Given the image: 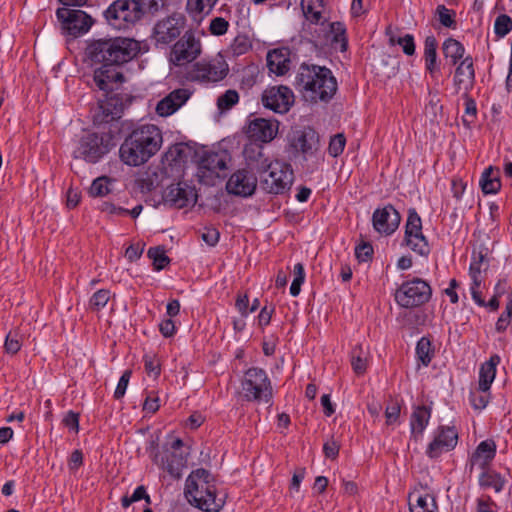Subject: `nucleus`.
<instances>
[{"label": "nucleus", "mask_w": 512, "mask_h": 512, "mask_svg": "<svg viewBox=\"0 0 512 512\" xmlns=\"http://www.w3.org/2000/svg\"><path fill=\"white\" fill-rule=\"evenodd\" d=\"M304 101L311 104L328 103L338 85L332 71L324 66L301 64L294 82Z\"/></svg>", "instance_id": "1"}, {"label": "nucleus", "mask_w": 512, "mask_h": 512, "mask_svg": "<svg viewBox=\"0 0 512 512\" xmlns=\"http://www.w3.org/2000/svg\"><path fill=\"white\" fill-rule=\"evenodd\" d=\"M162 143V132L156 125H141L121 144L120 159L129 166L143 165L160 150Z\"/></svg>", "instance_id": "2"}, {"label": "nucleus", "mask_w": 512, "mask_h": 512, "mask_svg": "<svg viewBox=\"0 0 512 512\" xmlns=\"http://www.w3.org/2000/svg\"><path fill=\"white\" fill-rule=\"evenodd\" d=\"M139 42L125 37L97 39L86 48L87 57L96 63L122 68L139 52Z\"/></svg>", "instance_id": "3"}, {"label": "nucleus", "mask_w": 512, "mask_h": 512, "mask_svg": "<svg viewBox=\"0 0 512 512\" xmlns=\"http://www.w3.org/2000/svg\"><path fill=\"white\" fill-rule=\"evenodd\" d=\"M184 495L194 507L204 512H219L225 499L219 496L215 480L206 469L192 471L185 481Z\"/></svg>", "instance_id": "4"}, {"label": "nucleus", "mask_w": 512, "mask_h": 512, "mask_svg": "<svg viewBox=\"0 0 512 512\" xmlns=\"http://www.w3.org/2000/svg\"><path fill=\"white\" fill-rule=\"evenodd\" d=\"M163 0H116L104 12L108 24L115 29H126L139 21L145 12L155 13Z\"/></svg>", "instance_id": "5"}, {"label": "nucleus", "mask_w": 512, "mask_h": 512, "mask_svg": "<svg viewBox=\"0 0 512 512\" xmlns=\"http://www.w3.org/2000/svg\"><path fill=\"white\" fill-rule=\"evenodd\" d=\"M240 394L248 402L270 403L273 387L266 371L259 367L246 370L241 379Z\"/></svg>", "instance_id": "6"}, {"label": "nucleus", "mask_w": 512, "mask_h": 512, "mask_svg": "<svg viewBox=\"0 0 512 512\" xmlns=\"http://www.w3.org/2000/svg\"><path fill=\"white\" fill-rule=\"evenodd\" d=\"M115 145L114 136L110 132L87 133L79 140L73 156L88 163H97Z\"/></svg>", "instance_id": "7"}, {"label": "nucleus", "mask_w": 512, "mask_h": 512, "mask_svg": "<svg viewBox=\"0 0 512 512\" xmlns=\"http://www.w3.org/2000/svg\"><path fill=\"white\" fill-rule=\"evenodd\" d=\"M229 72L225 59L218 55L210 60L194 63L185 73V79L200 84L216 83L223 80Z\"/></svg>", "instance_id": "8"}, {"label": "nucleus", "mask_w": 512, "mask_h": 512, "mask_svg": "<svg viewBox=\"0 0 512 512\" xmlns=\"http://www.w3.org/2000/svg\"><path fill=\"white\" fill-rule=\"evenodd\" d=\"M267 167L260 175V185L268 193L283 194L290 189L293 183V170L291 165L281 161L265 164Z\"/></svg>", "instance_id": "9"}, {"label": "nucleus", "mask_w": 512, "mask_h": 512, "mask_svg": "<svg viewBox=\"0 0 512 512\" xmlns=\"http://www.w3.org/2000/svg\"><path fill=\"white\" fill-rule=\"evenodd\" d=\"M431 296V286L418 277L404 281L394 295L396 303L403 308L422 306L431 299Z\"/></svg>", "instance_id": "10"}, {"label": "nucleus", "mask_w": 512, "mask_h": 512, "mask_svg": "<svg viewBox=\"0 0 512 512\" xmlns=\"http://www.w3.org/2000/svg\"><path fill=\"white\" fill-rule=\"evenodd\" d=\"M202 53V43L192 30H187L170 49L169 64L184 67L194 62Z\"/></svg>", "instance_id": "11"}, {"label": "nucleus", "mask_w": 512, "mask_h": 512, "mask_svg": "<svg viewBox=\"0 0 512 512\" xmlns=\"http://www.w3.org/2000/svg\"><path fill=\"white\" fill-rule=\"evenodd\" d=\"M230 157L225 152H204L198 161L197 177L200 183L215 185L217 179L225 178Z\"/></svg>", "instance_id": "12"}, {"label": "nucleus", "mask_w": 512, "mask_h": 512, "mask_svg": "<svg viewBox=\"0 0 512 512\" xmlns=\"http://www.w3.org/2000/svg\"><path fill=\"white\" fill-rule=\"evenodd\" d=\"M56 16L61 23L63 33L74 38L87 33L94 23L90 15L78 9L58 8Z\"/></svg>", "instance_id": "13"}, {"label": "nucleus", "mask_w": 512, "mask_h": 512, "mask_svg": "<svg viewBox=\"0 0 512 512\" xmlns=\"http://www.w3.org/2000/svg\"><path fill=\"white\" fill-rule=\"evenodd\" d=\"M185 28L186 17L181 13H173L156 22L153 39L156 44L168 45L179 39Z\"/></svg>", "instance_id": "14"}, {"label": "nucleus", "mask_w": 512, "mask_h": 512, "mask_svg": "<svg viewBox=\"0 0 512 512\" xmlns=\"http://www.w3.org/2000/svg\"><path fill=\"white\" fill-rule=\"evenodd\" d=\"M404 242L412 251L421 256H427L430 252L428 240L422 232L421 217L414 208L408 210Z\"/></svg>", "instance_id": "15"}, {"label": "nucleus", "mask_w": 512, "mask_h": 512, "mask_svg": "<svg viewBox=\"0 0 512 512\" xmlns=\"http://www.w3.org/2000/svg\"><path fill=\"white\" fill-rule=\"evenodd\" d=\"M125 82L122 68L102 64L94 70L93 83L104 95L112 94Z\"/></svg>", "instance_id": "16"}, {"label": "nucleus", "mask_w": 512, "mask_h": 512, "mask_svg": "<svg viewBox=\"0 0 512 512\" xmlns=\"http://www.w3.org/2000/svg\"><path fill=\"white\" fill-rule=\"evenodd\" d=\"M458 442V432L455 427L439 426L434 432L433 440L428 444L426 455L436 459L443 453L453 450Z\"/></svg>", "instance_id": "17"}, {"label": "nucleus", "mask_w": 512, "mask_h": 512, "mask_svg": "<svg viewBox=\"0 0 512 512\" xmlns=\"http://www.w3.org/2000/svg\"><path fill=\"white\" fill-rule=\"evenodd\" d=\"M294 93L287 86H273L262 94V103L266 108L276 113H286L294 104Z\"/></svg>", "instance_id": "18"}, {"label": "nucleus", "mask_w": 512, "mask_h": 512, "mask_svg": "<svg viewBox=\"0 0 512 512\" xmlns=\"http://www.w3.org/2000/svg\"><path fill=\"white\" fill-rule=\"evenodd\" d=\"M196 191L185 182L169 185L163 192L165 204L174 208H184L196 201Z\"/></svg>", "instance_id": "19"}, {"label": "nucleus", "mask_w": 512, "mask_h": 512, "mask_svg": "<svg viewBox=\"0 0 512 512\" xmlns=\"http://www.w3.org/2000/svg\"><path fill=\"white\" fill-rule=\"evenodd\" d=\"M400 221V213L391 204H387L383 208H377L372 215L373 228L378 233L387 236L398 229Z\"/></svg>", "instance_id": "20"}, {"label": "nucleus", "mask_w": 512, "mask_h": 512, "mask_svg": "<svg viewBox=\"0 0 512 512\" xmlns=\"http://www.w3.org/2000/svg\"><path fill=\"white\" fill-rule=\"evenodd\" d=\"M105 99L99 100L98 111L94 115V123H109L121 117L124 109L123 99L119 94L104 95Z\"/></svg>", "instance_id": "21"}, {"label": "nucleus", "mask_w": 512, "mask_h": 512, "mask_svg": "<svg viewBox=\"0 0 512 512\" xmlns=\"http://www.w3.org/2000/svg\"><path fill=\"white\" fill-rule=\"evenodd\" d=\"M410 512H438L436 498L427 486L419 485L408 495Z\"/></svg>", "instance_id": "22"}, {"label": "nucleus", "mask_w": 512, "mask_h": 512, "mask_svg": "<svg viewBox=\"0 0 512 512\" xmlns=\"http://www.w3.org/2000/svg\"><path fill=\"white\" fill-rule=\"evenodd\" d=\"M290 146L307 159L318 151L319 136L313 129L298 131L290 139Z\"/></svg>", "instance_id": "23"}, {"label": "nucleus", "mask_w": 512, "mask_h": 512, "mask_svg": "<svg viewBox=\"0 0 512 512\" xmlns=\"http://www.w3.org/2000/svg\"><path fill=\"white\" fill-rule=\"evenodd\" d=\"M257 185L256 177L246 170H238L229 178L226 189L228 193L238 196H250Z\"/></svg>", "instance_id": "24"}, {"label": "nucleus", "mask_w": 512, "mask_h": 512, "mask_svg": "<svg viewBox=\"0 0 512 512\" xmlns=\"http://www.w3.org/2000/svg\"><path fill=\"white\" fill-rule=\"evenodd\" d=\"M475 82V71L473 67V60L471 57H466L458 65L454 75V85L457 92L463 91L467 95L473 88Z\"/></svg>", "instance_id": "25"}, {"label": "nucleus", "mask_w": 512, "mask_h": 512, "mask_svg": "<svg viewBox=\"0 0 512 512\" xmlns=\"http://www.w3.org/2000/svg\"><path fill=\"white\" fill-rule=\"evenodd\" d=\"M277 127L269 120L255 118L250 121L247 129L249 138L262 143H268L274 139Z\"/></svg>", "instance_id": "26"}, {"label": "nucleus", "mask_w": 512, "mask_h": 512, "mask_svg": "<svg viewBox=\"0 0 512 512\" xmlns=\"http://www.w3.org/2000/svg\"><path fill=\"white\" fill-rule=\"evenodd\" d=\"M290 51L287 48L274 49L267 54V66L269 70L282 76L290 70Z\"/></svg>", "instance_id": "27"}, {"label": "nucleus", "mask_w": 512, "mask_h": 512, "mask_svg": "<svg viewBox=\"0 0 512 512\" xmlns=\"http://www.w3.org/2000/svg\"><path fill=\"white\" fill-rule=\"evenodd\" d=\"M431 417V409L420 405L414 408L410 417L411 436L418 441L426 429Z\"/></svg>", "instance_id": "28"}, {"label": "nucleus", "mask_w": 512, "mask_h": 512, "mask_svg": "<svg viewBox=\"0 0 512 512\" xmlns=\"http://www.w3.org/2000/svg\"><path fill=\"white\" fill-rule=\"evenodd\" d=\"M500 363L498 355H492L490 359L484 362L479 370V391L486 393L489 392L491 384L496 376V367Z\"/></svg>", "instance_id": "29"}, {"label": "nucleus", "mask_w": 512, "mask_h": 512, "mask_svg": "<svg viewBox=\"0 0 512 512\" xmlns=\"http://www.w3.org/2000/svg\"><path fill=\"white\" fill-rule=\"evenodd\" d=\"M496 455V445L492 440L482 441L472 455L471 462L481 469H485Z\"/></svg>", "instance_id": "30"}, {"label": "nucleus", "mask_w": 512, "mask_h": 512, "mask_svg": "<svg viewBox=\"0 0 512 512\" xmlns=\"http://www.w3.org/2000/svg\"><path fill=\"white\" fill-rule=\"evenodd\" d=\"M437 40L434 36H427L424 41V61L425 68L431 74L434 75L439 71V65L437 63Z\"/></svg>", "instance_id": "31"}, {"label": "nucleus", "mask_w": 512, "mask_h": 512, "mask_svg": "<svg viewBox=\"0 0 512 512\" xmlns=\"http://www.w3.org/2000/svg\"><path fill=\"white\" fill-rule=\"evenodd\" d=\"M480 186L484 194H495L501 188L498 170L492 166L486 168L480 179Z\"/></svg>", "instance_id": "32"}, {"label": "nucleus", "mask_w": 512, "mask_h": 512, "mask_svg": "<svg viewBox=\"0 0 512 512\" xmlns=\"http://www.w3.org/2000/svg\"><path fill=\"white\" fill-rule=\"evenodd\" d=\"M246 159L249 161V165L252 169H255L260 175L267 169L265 164H273L274 161H270L265 156L263 148L261 146L251 147L245 150Z\"/></svg>", "instance_id": "33"}, {"label": "nucleus", "mask_w": 512, "mask_h": 512, "mask_svg": "<svg viewBox=\"0 0 512 512\" xmlns=\"http://www.w3.org/2000/svg\"><path fill=\"white\" fill-rule=\"evenodd\" d=\"M218 0H187L186 9L193 18H203L211 13Z\"/></svg>", "instance_id": "34"}, {"label": "nucleus", "mask_w": 512, "mask_h": 512, "mask_svg": "<svg viewBox=\"0 0 512 512\" xmlns=\"http://www.w3.org/2000/svg\"><path fill=\"white\" fill-rule=\"evenodd\" d=\"M443 54L446 58L451 60V63L455 65L465 53L464 46L456 39L448 38L443 43Z\"/></svg>", "instance_id": "35"}, {"label": "nucleus", "mask_w": 512, "mask_h": 512, "mask_svg": "<svg viewBox=\"0 0 512 512\" xmlns=\"http://www.w3.org/2000/svg\"><path fill=\"white\" fill-rule=\"evenodd\" d=\"M368 364V352L361 345H357L351 352V366L357 375H363L366 372Z\"/></svg>", "instance_id": "36"}, {"label": "nucleus", "mask_w": 512, "mask_h": 512, "mask_svg": "<svg viewBox=\"0 0 512 512\" xmlns=\"http://www.w3.org/2000/svg\"><path fill=\"white\" fill-rule=\"evenodd\" d=\"M302 10L305 18L313 24H318L322 18L323 0L301 1Z\"/></svg>", "instance_id": "37"}, {"label": "nucleus", "mask_w": 512, "mask_h": 512, "mask_svg": "<svg viewBox=\"0 0 512 512\" xmlns=\"http://www.w3.org/2000/svg\"><path fill=\"white\" fill-rule=\"evenodd\" d=\"M386 35L389 36V43L390 45L398 44L401 46L403 52L408 55L412 56L415 53V42L414 37L411 34H405L403 37L396 38L392 33V27L388 26L386 28Z\"/></svg>", "instance_id": "38"}, {"label": "nucleus", "mask_w": 512, "mask_h": 512, "mask_svg": "<svg viewBox=\"0 0 512 512\" xmlns=\"http://www.w3.org/2000/svg\"><path fill=\"white\" fill-rule=\"evenodd\" d=\"M479 483L484 488H492L495 492H500L504 488L505 480L499 473L485 471L480 475Z\"/></svg>", "instance_id": "39"}, {"label": "nucleus", "mask_w": 512, "mask_h": 512, "mask_svg": "<svg viewBox=\"0 0 512 512\" xmlns=\"http://www.w3.org/2000/svg\"><path fill=\"white\" fill-rule=\"evenodd\" d=\"M416 355L418 360L424 365L428 366L434 356V349L429 338L422 337L416 345Z\"/></svg>", "instance_id": "40"}, {"label": "nucleus", "mask_w": 512, "mask_h": 512, "mask_svg": "<svg viewBox=\"0 0 512 512\" xmlns=\"http://www.w3.org/2000/svg\"><path fill=\"white\" fill-rule=\"evenodd\" d=\"M163 467L173 478L178 479L182 476L184 459L181 456H177L175 453H170L166 462L163 463Z\"/></svg>", "instance_id": "41"}, {"label": "nucleus", "mask_w": 512, "mask_h": 512, "mask_svg": "<svg viewBox=\"0 0 512 512\" xmlns=\"http://www.w3.org/2000/svg\"><path fill=\"white\" fill-rule=\"evenodd\" d=\"M239 101V94L234 89H229L217 99V107L221 112L230 110Z\"/></svg>", "instance_id": "42"}, {"label": "nucleus", "mask_w": 512, "mask_h": 512, "mask_svg": "<svg viewBox=\"0 0 512 512\" xmlns=\"http://www.w3.org/2000/svg\"><path fill=\"white\" fill-rule=\"evenodd\" d=\"M111 293L107 289H100L96 291L90 298L89 307L92 311H100L106 306L110 300Z\"/></svg>", "instance_id": "43"}, {"label": "nucleus", "mask_w": 512, "mask_h": 512, "mask_svg": "<svg viewBox=\"0 0 512 512\" xmlns=\"http://www.w3.org/2000/svg\"><path fill=\"white\" fill-rule=\"evenodd\" d=\"M331 33L333 34V42L340 44V50L346 51L348 42L346 38V28L341 22H333L330 25Z\"/></svg>", "instance_id": "44"}, {"label": "nucleus", "mask_w": 512, "mask_h": 512, "mask_svg": "<svg viewBox=\"0 0 512 512\" xmlns=\"http://www.w3.org/2000/svg\"><path fill=\"white\" fill-rule=\"evenodd\" d=\"M148 257L153 260L155 270H162L169 262L168 256L164 249L160 247H152L148 250Z\"/></svg>", "instance_id": "45"}, {"label": "nucleus", "mask_w": 512, "mask_h": 512, "mask_svg": "<svg viewBox=\"0 0 512 512\" xmlns=\"http://www.w3.org/2000/svg\"><path fill=\"white\" fill-rule=\"evenodd\" d=\"M110 180L108 177H98L92 182L90 194L94 197H102L110 192Z\"/></svg>", "instance_id": "46"}, {"label": "nucleus", "mask_w": 512, "mask_h": 512, "mask_svg": "<svg viewBox=\"0 0 512 512\" xmlns=\"http://www.w3.org/2000/svg\"><path fill=\"white\" fill-rule=\"evenodd\" d=\"M512 30V20L506 14L499 15L494 23L495 34L499 37H504Z\"/></svg>", "instance_id": "47"}, {"label": "nucleus", "mask_w": 512, "mask_h": 512, "mask_svg": "<svg viewBox=\"0 0 512 512\" xmlns=\"http://www.w3.org/2000/svg\"><path fill=\"white\" fill-rule=\"evenodd\" d=\"M440 23L447 28H454L456 21L454 19L455 13L449 10L444 5H439L436 9Z\"/></svg>", "instance_id": "48"}, {"label": "nucleus", "mask_w": 512, "mask_h": 512, "mask_svg": "<svg viewBox=\"0 0 512 512\" xmlns=\"http://www.w3.org/2000/svg\"><path fill=\"white\" fill-rule=\"evenodd\" d=\"M345 144L346 139L343 134L333 136L328 146L329 154L333 157L339 156L343 152Z\"/></svg>", "instance_id": "49"}, {"label": "nucleus", "mask_w": 512, "mask_h": 512, "mask_svg": "<svg viewBox=\"0 0 512 512\" xmlns=\"http://www.w3.org/2000/svg\"><path fill=\"white\" fill-rule=\"evenodd\" d=\"M373 247L368 242H362L355 248V256L360 262H368L373 257Z\"/></svg>", "instance_id": "50"}, {"label": "nucleus", "mask_w": 512, "mask_h": 512, "mask_svg": "<svg viewBox=\"0 0 512 512\" xmlns=\"http://www.w3.org/2000/svg\"><path fill=\"white\" fill-rule=\"evenodd\" d=\"M177 106L168 96L164 97L156 106V112L160 116H169L177 111Z\"/></svg>", "instance_id": "51"}, {"label": "nucleus", "mask_w": 512, "mask_h": 512, "mask_svg": "<svg viewBox=\"0 0 512 512\" xmlns=\"http://www.w3.org/2000/svg\"><path fill=\"white\" fill-rule=\"evenodd\" d=\"M229 27L228 21L222 17H216L211 20L209 30L212 35L220 36L227 32Z\"/></svg>", "instance_id": "52"}, {"label": "nucleus", "mask_w": 512, "mask_h": 512, "mask_svg": "<svg viewBox=\"0 0 512 512\" xmlns=\"http://www.w3.org/2000/svg\"><path fill=\"white\" fill-rule=\"evenodd\" d=\"M131 375H132V371L131 370H125L123 372L122 376L120 377V379L118 381V384H117V387L115 389V392H114V397L116 399H121L125 395V392H126V389L128 387Z\"/></svg>", "instance_id": "53"}, {"label": "nucleus", "mask_w": 512, "mask_h": 512, "mask_svg": "<svg viewBox=\"0 0 512 512\" xmlns=\"http://www.w3.org/2000/svg\"><path fill=\"white\" fill-rule=\"evenodd\" d=\"M21 346L22 344L18 335L16 333L13 334L12 332H9L4 343L5 351L9 354H16L20 350Z\"/></svg>", "instance_id": "54"}, {"label": "nucleus", "mask_w": 512, "mask_h": 512, "mask_svg": "<svg viewBox=\"0 0 512 512\" xmlns=\"http://www.w3.org/2000/svg\"><path fill=\"white\" fill-rule=\"evenodd\" d=\"M250 48L251 44L248 38L245 36H237L231 45V49L235 55H242L246 53Z\"/></svg>", "instance_id": "55"}, {"label": "nucleus", "mask_w": 512, "mask_h": 512, "mask_svg": "<svg viewBox=\"0 0 512 512\" xmlns=\"http://www.w3.org/2000/svg\"><path fill=\"white\" fill-rule=\"evenodd\" d=\"M401 412V407L398 402H391L385 410L386 424L392 425L397 422Z\"/></svg>", "instance_id": "56"}, {"label": "nucleus", "mask_w": 512, "mask_h": 512, "mask_svg": "<svg viewBox=\"0 0 512 512\" xmlns=\"http://www.w3.org/2000/svg\"><path fill=\"white\" fill-rule=\"evenodd\" d=\"M179 109L190 97V92L187 89H175L167 95Z\"/></svg>", "instance_id": "57"}, {"label": "nucleus", "mask_w": 512, "mask_h": 512, "mask_svg": "<svg viewBox=\"0 0 512 512\" xmlns=\"http://www.w3.org/2000/svg\"><path fill=\"white\" fill-rule=\"evenodd\" d=\"M470 401L475 409H484L489 402V393L471 392Z\"/></svg>", "instance_id": "58"}, {"label": "nucleus", "mask_w": 512, "mask_h": 512, "mask_svg": "<svg viewBox=\"0 0 512 512\" xmlns=\"http://www.w3.org/2000/svg\"><path fill=\"white\" fill-rule=\"evenodd\" d=\"M477 114V108H476V102L474 99L467 95H465V115L469 117L470 119L464 118V123H472L474 119L476 118Z\"/></svg>", "instance_id": "59"}, {"label": "nucleus", "mask_w": 512, "mask_h": 512, "mask_svg": "<svg viewBox=\"0 0 512 512\" xmlns=\"http://www.w3.org/2000/svg\"><path fill=\"white\" fill-rule=\"evenodd\" d=\"M144 366H145V371L149 375H152L154 378H157L160 375L161 368H160V364H159L158 360H156L150 356H145L144 357Z\"/></svg>", "instance_id": "60"}, {"label": "nucleus", "mask_w": 512, "mask_h": 512, "mask_svg": "<svg viewBox=\"0 0 512 512\" xmlns=\"http://www.w3.org/2000/svg\"><path fill=\"white\" fill-rule=\"evenodd\" d=\"M201 237L209 246H215L219 241L220 233L216 228H204Z\"/></svg>", "instance_id": "61"}, {"label": "nucleus", "mask_w": 512, "mask_h": 512, "mask_svg": "<svg viewBox=\"0 0 512 512\" xmlns=\"http://www.w3.org/2000/svg\"><path fill=\"white\" fill-rule=\"evenodd\" d=\"M63 424L71 431L77 433L79 431V414L69 411L63 418Z\"/></svg>", "instance_id": "62"}, {"label": "nucleus", "mask_w": 512, "mask_h": 512, "mask_svg": "<svg viewBox=\"0 0 512 512\" xmlns=\"http://www.w3.org/2000/svg\"><path fill=\"white\" fill-rule=\"evenodd\" d=\"M154 393L151 392L145 399L143 404V410L147 413H155L158 411L160 404H159V398L156 395H153Z\"/></svg>", "instance_id": "63"}, {"label": "nucleus", "mask_w": 512, "mask_h": 512, "mask_svg": "<svg viewBox=\"0 0 512 512\" xmlns=\"http://www.w3.org/2000/svg\"><path fill=\"white\" fill-rule=\"evenodd\" d=\"M188 147L185 144L179 143L169 150V154L174 161L184 162L186 159V152Z\"/></svg>", "instance_id": "64"}]
</instances>
